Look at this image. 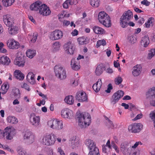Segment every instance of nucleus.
<instances>
[{
  "label": "nucleus",
  "instance_id": "nucleus-30",
  "mask_svg": "<svg viewBox=\"0 0 155 155\" xmlns=\"http://www.w3.org/2000/svg\"><path fill=\"white\" fill-rule=\"evenodd\" d=\"M78 41L79 44L81 45L86 44L88 43V38L85 36L79 38L78 39Z\"/></svg>",
  "mask_w": 155,
  "mask_h": 155
},
{
  "label": "nucleus",
  "instance_id": "nucleus-5",
  "mask_svg": "<svg viewBox=\"0 0 155 155\" xmlns=\"http://www.w3.org/2000/svg\"><path fill=\"white\" fill-rule=\"evenodd\" d=\"M85 144L90 150L88 155H100L99 149L96 146L94 141L87 139L85 141Z\"/></svg>",
  "mask_w": 155,
  "mask_h": 155
},
{
  "label": "nucleus",
  "instance_id": "nucleus-46",
  "mask_svg": "<svg viewBox=\"0 0 155 155\" xmlns=\"http://www.w3.org/2000/svg\"><path fill=\"white\" fill-rule=\"evenodd\" d=\"M12 92L14 94V95L15 96L18 97L20 95V91L19 90L18 88H15L12 90Z\"/></svg>",
  "mask_w": 155,
  "mask_h": 155
},
{
  "label": "nucleus",
  "instance_id": "nucleus-29",
  "mask_svg": "<svg viewBox=\"0 0 155 155\" xmlns=\"http://www.w3.org/2000/svg\"><path fill=\"white\" fill-rule=\"evenodd\" d=\"M104 68V67L102 64H100L98 65L95 71L96 74L98 76L100 75L102 73L103 69Z\"/></svg>",
  "mask_w": 155,
  "mask_h": 155
},
{
  "label": "nucleus",
  "instance_id": "nucleus-10",
  "mask_svg": "<svg viewBox=\"0 0 155 155\" xmlns=\"http://www.w3.org/2000/svg\"><path fill=\"white\" fill-rule=\"evenodd\" d=\"M143 127V125L140 123H135L129 125L128 129L131 132L136 133L139 132L142 129Z\"/></svg>",
  "mask_w": 155,
  "mask_h": 155
},
{
  "label": "nucleus",
  "instance_id": "nucleus-53",
  "mask_svg": "<svg viewBox=\"0 0 155 155\" xmlns=\"http://www.w3.org/2000/svg\"><path fill=\"white\" fill-rule=\"evenodd\" d=\"M140 144L142 145V143H141V142L138 141V142H137L136 143H135V144L132 147H131V148L132 149H134L136 148L138 146V145Z\"/></svg>",
  "mask_w": 155,
  "mask_h": 155
},
{
  "label": "nucleus",
  "instance_id": "nucleus-47",
  "mask_svg": "<svg viewBox=\"0 0 155 155\" xmlns=\"http://www.w3.org/2000/svg\"><path fill=\"white\" fill-rule=\"evenodd\" d=\"M38 36V34L37 33H34L32 39L31 40V41L33 43H35L36 41Z\"/></svg>",
  "mask_w": 155,
  "mask_h": 155
},
{
  "label": "nucleus",
  "instance_id": "nucleus-41",
  "mask_svg": "<svg viewBox=\"0 0 155 155\" xmlns=\"http://www.w3.org/2000/svg\"><path fill=\"white\" fill-rule=\"evenodd\" d=\"M132 149L131 148H127V147L122 151L123 154L125 155H129L131 152Z\"/></svg>",
  "mask_w": 155,
  "mask_h": 155
},
{
  "label": "nucleus",
  "instance_id": "nucleus-32",
  "mask_svg": "<svg viewBox=\"0 0 155 155\" xmlns=\"http://www.w3.org/2000/svg\"><path fill=\"white\" fill-rule=\"evenodd\" d=\"M94 32L97 34H102L105 32L104 29L98 26H95L93 28Z\"/></svg>",
  "mask_w": 155,
  "mask_h": 155
},
{
  "label": "nucleus",
  "instance_id": "nucleus-59",
  "mask_svg": "<svg viewBox=\"0 0 155 155\" xmlns=\"http://www.w3.org/2000/svg\"><path fill=\"white\" fill-rule=\"evenodd\" d=\"M70 22L69 21L67 20H64L63 21V25L65 26H68L70 24Z\"/></svg>",
  "mask_w": 155,
  "mask_h": 155
},
{
  "label": "nucleus",
  "instance_id": "nucleus-57",
  "mask_svg": "<svg viewBox=\"0 0 155 155\" xmlns=\"http://www.w3.org/2000/svg\"><path fill=\"white\" fill-rule=\"evenodd\" d=\"M58 152L60 153L61 155H65V153L61 147L58 148Z\"/></svg>",
  "mask_w": 155,
  "mask_h": 155
},
{
  "label": "nucleus",
  "instance_id": "nucleus-25",
  "mask_svg": "<svg viewBox=\"0 0 155 155\" xmlns=\"http://www.w3.org/2000/svg\"><path fill=\"white\" fill-rule=\"evenodd\" d=\"M146 95L148 98H155V87L149 89L146 92Z\"/></svg>",
  "mask_w": 155,
  "mask_h": 155
},
{
  "label": "nucleus",
  "instance_id": "nucleus-6",
  "mask_svg": "<svg viewBox=\"0 0 155 155\" xmlns=\"http://www.w3.org/2000/svg\"><path fill=\"white\" fill-rule=\"evenodd\" d=\"M56 76L60 80L65 79L67 77L65 68L62 66L57 65L54 67Z\"/></svg>",
  "mask_w": 155,
  "mask_h": 155
},
{
  "label": "nucleus",
  "instance_id": "nucleus-48",
  "mask_svg": "<svg viewBox=\"0 0 155 155\" xmlns=\"http://www.w3.org/2000/svg\"><path fill=\"white\" fill-rule=\"evenodd\" d=\"M128 39L129 40L130 42L133 44L135 43L136 41V38L134 35H132L129 37Z\"/></svg>",
  "mask_w": 155,
  "mask_h": 155
},
{
  "label": "nucleus",
  "instance_id": "nucleus-43",
  "mask_svg": "<svg viewBox=\"0 0 155 155\" xmlns=\"http://www.w3.org/2000/svg\"><path fill=\"white\" fill-rule=\"evenodd\" d=\"M155 55V49H152L149 52L148 54V58L149 59H151L152 57Z\"/></svg>",
  "mask_w": 155,
  "mask_h": 155
},
{
  "label": "nucleus",
  "instance_id": "nucleus-56",
  "mask_svg": "<svg viewBox=\"0 0 155 155\" xmlns=\"http://www.w3.org/2000/svg\"><path fill=\"white\" fill-rule=\"evenodd\" d=\"M129 155H139L138 153H137L136 150L134 149H132Z\"/></svg>",
  "mask_w": 155,
  "mask_h": 155
},
{
  "label": "nucleus",
  "instance_id": "nucleus-36",
  "mask_svg": "<svg viewBox=\"0 0 155 155\" xmlns=\"http://www.w3.org/2000/svg\"><path fill=\"white\" fill-rule=\"evenodd\" d=\"M14 1L15 0H2V2L4 6L7 7L11 5Z\"/></svg>",
  "mask_w": 155,
  "mask_h": 155
},
{
  "label": "nucleus",
  "instance_id": "nucleus-15",
  "mask_svg": "<svg viewBox=\"0 0 155 155\" xmlns=\"http://www.w3.org/2000/svg\"><path fill=\"white\" fill-rule=\"evenodd\" d=\"M64 50L67 54H73L74 47L71 41L67 42L64 45Z\"/></svg>",
  "mask_w": 155,
  "mask_h": 155
},
{
  "label": "nucleus",
  "instance_id": "nucleus-9",
  "mask_svg": "<svg viewBox=\"0 0 155 155\" xmlns=\"http://www.w3.org/2000/svg\"><path fill=\"white\" fill-rule=\"evenodd\" d=\"M124 95V91H118L114 93L110 99V103L114 105L119 100L120 98L122 97Z\"/></svg>",
  "mask_w": 155,
  "mask_h": 155
},
{
  "label": "nucleus",
  "instance_id": "nucleus-40",
  "mask_svg": "<svg viewBox=\"0 0 155 155\" xmlns=\"http://www.w3.org/2000/svg\"><path fill=\"white\" fill-rule=\"evenodd\" d=\"M100 2L99 0H91L90 3L93 7L97 8L99 5Z\"/></svg>",
  "mask_w": 155,
  "mask_h": 155
},
{
  "label": "nucleus",
  "instance_id": "nucleus-28",
  "mask_svg": "<svg viewBox=\"0 0 155 155\" xmlns=\"http://www.w3.org/2000/svg\"><path fill=\"white\" fill-rule=\"evenodd\" d=\"M74 98L72 95H68L65 97L64 99L65 102L68 104L71 105L74 102Z\"/></svg>",
  "mask_w": 155,
  "mask_h": 155
},
{
  "label": "nucleus",
  "instance_id": "nucleus-42",
  "mask_svg": "<svg viewBox=\"0 0 155 155\" xmlns=\"http://www.w3.org/2000/svg\"><path fill=\"white\" fill-rule=\"evenodd\" d=\"M106 44L105 41L104 39H103L102 40H98L97 42L96 45L98 48L101 45L104 46L106 45Z\"/></svg>",
  "mask_w": 155,
  "mask_h": 155
},
{
  "label": "nucleus",
  "instance_id": "nucleus-50",
  "mask_svg": "<svg viewBox=\"0 0 155 155\" xmlns=\"http://www.w3.org/2000/svg\"><path fill=\"white\" fill-rule=\"evenodd\" d=\"M2 147L4 149L7 150L12 153L14 152L13 150H12L7 145H2Z\"/></svg>",
  "mask_w": 155,
  "mask_h": 155
},
{
  "label": "nucleus",
  "instance_id": "nucleus-55",
  "mask_svg": "<svg viewBox=\"0 0 155 155\" xmlns=\"http://www.w3.org/2000/svg\"><path fill=\"white\" fill-rule=\"evenodd\" d=\"M139 20L138 21V23L140 25H141L143 24L144 21V20L143 18L140 17L139 18Z\"/></svg>",
  "mask_w": 155,
  "mask_h": 155
},
{
  "label": "nucleus",
  "instance_id": "nucleus-23",
  "mask_svg": "<svg viewBox=\"0 0 155 155\" xmlns=\"http://www.w3.org/2000/svg\"><path fill=\"white\" fill-rule=\"evenodd\" d=\"M102 85L101 80V79H99L97 81L96 83L94 84L92 87L95 92H97L100 91Z\"/></svg>",
  "mask_w": 155,
  "mask_h": 155
},
{
  "label": "nucleus",
  "instance_id": "nucleus-16",
  "mask_svg": "<svg viewBox=\"0 0 155 155\" xmlns=\"http://www.w3.org/2000/svg\"><path fill=\"white\" fill-rule=\"evenodd\" d=\"M15 129L13 128L6 127L4 131L0 130V136H10L14 135Z\"/></svg>",
  "mask_w": 155,
  "mask_h": 155
},
{
  "label": "nucleus",
  "instance_id": "nucleus-60",
  "mask_svg": "<svg viewBox=\"0 0 155 155\" xmlns=\"http://www.w3.org/2000/svg\"><path fill=\"white\" fill-rule=\"evenodd\" d=\"M127 147V146L125 145L124 144H122L120 147V150L122 152Z\"/></svg>",
  "mask_w": 155,
  "mask_h": 155
},
{
  "label": "nucleus",
  "instance_id": "nucleus-52",
  "mask_svg": "<svg viewBox=\"0 0 155 155\" xmlns=\"http://www.w3.org/2000/svg\"><path fill=\"white\" fill-rule=\"evenodd\" d=\"M21 87L25 88L28 91H30L31 90L29 86L26 83H24L23 84L21 85Z\"/></svg>",
  "mask_w": 155,
  "mask_h": 155
},
{
  "label": "nucleus",
  "instance_id": "nucleus-31",
  "mask_svg": "<svg viewBox=\"0 0 155 155\" xmlns=\"http://www.w3.org/2000/svg\"><path fill=\"white\" fill-rule=\"evenodd\" d=\"M149 42V38L148 36H145L142 38L141 41V45H143L144 47H146L147 46Z\"/></svg>",
  "mask_w": 155,
  "mask_h": 155
},
{
  "label": "nucleus",
  "instance_id": "nucleus-26",
  "mask_svg": "<svg viewBox=\"0 0 155 155\" xmlns=\"http://www.w3.org/2000/svg\"><path fill=\"white\" fill-rule=\"evenodd\" d=\"M35 75L32 72H29L27 76V81H29L31 84H33L35 83L34 78Z\"/></svg>",
  "mask_w": 155,
  "mask_h": 155
},
{
  "label": "nucleus",
  "instance_id": "nucleus-37",
  "mask_svg": "<svg viewBox=\"0 0 155 155\" xmlns=\"http://www.w3.org/2000/svg\"><path fill=\"white\" fill-rule=\"evenodd\" d=\"M74 4V2L72 0H66L63 4V7L66 9L68 8L69 5H72Z\"/></svg>",
  "mask_w": 155,
  "mask_h": 155
},
{
  "label": "nucleus",
  "instance_id": "nucleus-44",
  "mask_svg": "<svg viewBox=\"0 0 155 155\" xmlns=\"http://www.w3.org/2000/svg\"><path fill=\"white\" fill-rule=\"evenodd\" d=\"M123 79L120 76H118L115 79V83L117 85H119L121 83Z\"/></svg>",
  "mask_w": 155,
  "mask_h": 155
},
{
  "label": "nucleus",
  "instance_id": "nucleus-27",
  "mask_svg": "<svg viewBox=\"0 0 155 155\" xmlns=\"http://www.w3.org/2000/svg\"><path fill=\"white\" fill-rule=\"evenodd\" d=\"M14 76L17 79L22 80L24 78V75L19 70H16L14 73Z\"/></svg>",
  "mask_w": 155,
  "mask_h": 155
},
{
  "label": "nucleus",
  "instance_id": "nucleus-54",
  "mask_svg": "<svg viewBox=\"0 0 155 155\" xmlns=\"http://www.w3.org/2000/svg\"><path fill=\"white\" fill-rule=\"evenodd\" d=\"M142 114H139L137 115L136 117L134 119L132 120H133L135 121L139 119L142 118Z\"/></svg>",
  "mask_w": 155,
  "mask_h": 155
},
{
  "label": "nucleus",
  "instance_id": "nucleus-3",
  "mask_svg": "<svg viewBox=\"0 0 155 155\" xmlns=\"http://www.w3.org/2000/svg\"><path fill=\"white\" fill-rule=\"evenodd\" d=\"M98 19L99 22L106 27H109L111 25L109 16L104 12L99 13Z\"/></svg>",
  "mask_w": 155,
  "mask_h": 155
},
{
  "label": "nucleus",
  "instance_id": "nucleus-17",
  "mask_svg": "<svg viewBox=\"0 0 155 155\" xmlns=\"http://www.w3.org/2000/svg\"><path fill=\"white\" fill-rule=\"evenodd\" d=\"M30 120L32 125L37 127L39 125L40 118L39 116H36L34 113H32L30 115Z\"/></svg>",
  "mask_w": 155,
  "mask_h": 155
},
{
  "label": "nucleus",
  "instance_id": "nucleus-21",
  "mask_svg": "<svg viewBox=\"0 0 155 155\" xmlns=\"http://www.w3.org/2000/svg\"><path fill=\"white\" fill-rule=\"evenodd\" d=\"M71 67L75 71H77L80 68V61L75 58H73L71 61Z\"/></svg>",
  "mask_w": 155,
  "mask_h": 155
},
{
  "label": "nucleus",
  "instance_id": "nucleus-1",
  "mask_svg": "<svg viewBox=\"0 0 155 155\" xmlns=\"http://www.w3.org/2000/svg\"><path fill=\"white\" fill-rule=\"evenodd\" d=\"M77 118L78 120V125L81 128H84L90 125L91 119L90 114L86 112H77Z\"/></svg>",
  "mask_w": 155,
  "mask_h": 155
},
{
  "label": "nucleus",
  "instance_id": "nucleus-18",
  "mask_svg": "<svg viewBox=\"0 0 155 155\" xmlns=\"http://www.w3.org/2000/svg\"><path fill=\"white\" fill-rule=\"evenodd\" d=\"M61 115L62 117L65 119H71L73 117V114L72 111L66 108L61 110Z\"/></svg>",
  "mask_w": 155,
  "mask_h": 155
},
{
  "label": "nucleus",
  "instance_id": "nucleus-8",
  "mask_svg": "<svg viewBox=\"0 0 155 155\" xmlns=\"http://www.w3.org/2000/svg\"><path fill=\"white\" fill-rule=\"evenodd\" d=\"M48 125L52 124L51 125V127L53 129L60 130L63 128V124L61 120H54L52 121H48Z\"/></svg>",
  "mask_w": 155,
  "mask_h": 155
},
{
  "label": "nucleus",
  "instance_id": "nucleus-2",
  "mask_svg": "<svg viewBox=\"0 0 155 155\" xmlns=\"http://www.w3.org/2000/svg\"><path fill=\"white\" fill-rule=\"evenodd\" d=\"M3 21L5 25L9 27L8 28V32L10 35H13L18 33L19 28L16 26L14 25V21L9 15H4Z\"/></svg>",
  "mask_w": 155,
  "mask_h": 155
},
{
  "label": "nucleus",
  "instance_id": "nucleus-24",
  "mask_svg": "<svg viewBox=\"0 0 155 155\" xmlns=\"http://www.w3.org/2000/svg\"><path fill=\"white\" fill-rule=\"evenodd\" d=\"M10 62V59L7 56H3L0 57V64L8 65Z\"/></svg>",
  "mask_w": 155,
  "mask_h": 155
},
{
  "label": "nucleus",
  "instance_id": "nucleus-49",
  "mask_svg": "<svg viewBox=\"0 0 155 155\" xmlns=\"http://www.w3.org/2000/svg\"><path fill=\"white\" fill-rule=\"evenodd\" d=\"M18 153L19 155H28L25 150L21 149L18 151Z\"/></svg>",
  "mask_w": 155,
  "mask_h": 155
},
{
  "label": "nucleus",
  "instance_id": "nucleus-64",
  "mask_svg": "<svg viewBox=\"0 0 155 155\" xmlns=\"http://www.w3.org/2000/svg\"><path fill=\"white\" fill-rule=\"evenodd\" d=\"M150 104L152 106L155 107V100H152L150 101Z\"/></svg>",
  "mask_w": 155,
  "mask_h": 155
},
{
  "label": "nucleus",
  "instance_id": "nucleus-33",
  "mask_svg": "<svg viewBox=\"0 0 155 155\" xmlns=\"http://www.w3.org/2000/svg\"><path fill=\"white\" fill-rule=\"evenodd\" d=\"M27 56L30 58H32L36 54V51L34 50L29 49L26 52Z\"/></svg>",
  "mask_w": 155,
  "mask_h": 155
},
{
  "label": "nucleus",
  "instance_id": "nucleus-20",
  "mask_svg": "<svg viewBox=\"0 0 155 155\" xmlns=\"http://www.w3.org/2000/svg\"><path fill=\"white\" fill-rule=\"evenodd\" d=\"M142 66L140 64H137L132 68V74L134 77L139 76L142 71Z\"/></svg>",
  "mask_w": 155,
  "mask_h": 155
},
{
  "label": "nucleus",
  "instance_id": "nucleus-51",
  "mask_svg": "<svg viewBox=\"0 0 155 155\" xmlns=\"http://www.w3.org/2000/svg\"><path fill=\"white\" fill-rule=\"evenodd\" d=\"M141 3L146 6H148L150 4V2L147 0H143L141 2Z\"/></svg>",
  "mask_w": 155,
  "mask_h": 155
},
{
  "label": "nucleus",
  "instance_id": "nucleus-58",
  "mask_svg": "<svg viewBox=\"0 0 155 155\" xmlns=\"http://www.w3.org/2000/svg\"><path fill=\"white\" fill-rule=\"evenodd\" d=\"M38 94L39 96H41L42 97V98H43L44 99H48V98L46 97V95H45L44 94H43L40 92H39L38 93Z\"/></svg>",
  "mask_w": 155,
  "mask_h": 155
},
{
  "label": "nucleus",
  "instance_id": "nucleus-62",
  "mask_svg": "<svg viewBox=\"0 0 155 155\" xmlns=\"http://www.w3.org/2000/svg\"><path fill=\"white\" fill-rule=\"evenodd\" d=\"M72 35L73 36L77 35L78 34V31L76 29H74L71 33Z\"/></svg>",
  "mask_w": 155,
  "mask_h": 155
},
{
  "label": "nucleus",
  "instance_id": "nucleus-61",
  "mask_svg": "<svg viewBox=\"0 0 155 155\" xmlns=\"http://www.w3.org/2000/svg\"><path fill=\"white\" fill-rule=\"evenodd\" d=\"M134 11L137 13H140L143 12L139 8L136 7L134 8Z\"/></svg>",
  "mask_w": 155,
  "mask_h": 155
},
{
  "label": "nucleus",
  "instance_id": "nucleus-11",
  "mask_svg": "<svg viewBox=\"0 0 155 155\" xmlns=\"http://www.w3.org/2000/svg\"><path fill=\"white\" fill-rule=\"evenodd\" d=\"M76 100L79 102H87V96L86 94L83 91H79L77 93L75 96Z\"/></svg>",
  "mask_w": 155,
  "mask_h": 155
},
{
  "label": "nucleus",
  "instance_id": "nucleus-35",
  "mask_svg": "<svg viewBox=\"0 0 155 155\" xmlns=\"http://www.w3.org/2000/svg\"><path fill=\"white\" fill-rule=\"evenodd\" d=\"M23 139L25 142L29 144L32 143L34 140V136H24Z\"/></svg>",
  "mask_w": 155,
  "mask_h": 155
},
{
  "label": "nucleus",
  "instance_id": "nucleus-7",
  "mask_svg": "<svg viewBox=\"0 0 155 155\" xmlns=\"http://www.w3.org/2000/svg\"><path fill=\"white\" fill-rule=\"evenodd\" d=\"M56 138V136H43L41 142L44 145H50L55 143Z\"/></svg>",
  "mask_w": 155,
  "mask_h": 155
},
{
  "label": "nucleus",
  "instance_id": "nucleus-4",
  "mask_svg": "<svg viewBox=\"0 0 155 155\" xmlns=\"http://www.w3.org/2000/svg\"><path fill=\"white\" fill-rule=\"evenodd\" d=\"M133 17V14L130 10L125 12L121 17L120 24L121 27L124 28H126L128 25V22Z\"/></svg>",
  "mask_w": 155,
  "mask_h": 155
},
{
  "label": "nucleus",
  "instance_id": "nucleus-45",
  "mask_svg": "<svg viewBox=\"0 0 155 155\" xmlns=\"http://www.w3.org/2000/svg\"><path fill=\"white\" fill-rule=\"evenodd\" d=\"M106 126L109 128H111L113 129L115 128V126L111 121H109V122L106 123Z\"/></svg>",
  "mask_w": 155,
  "mask_h": 155
},
{
  "label": "nucleus",
  "instance_id": "nucleus-13",
  "mask_svg": "<svg viewBox=\"0 0 155 155\" xmlns=\"http://www.w3.org/2000/svg\"><path fill=\"white\" fill-rule=\"evenodd\" d=\"M63 34L62 31L59 30H56L51 34L50 39L53 40H59L62 38Z\"/></svg>",
  "mask_w": 155,
  "mask_h": 155
},
{
  "label": "nucleus",
  "instance_id": "nucleus-12",
  "mask_svg": "<svg viewBox=\"0 0 155 155\" xmlns=\"http://www.w3.org/2000/svg\"><path fill=\"white\" fill-rule=\"evenodd\" d=\"M7 46L10 49H18L20 46L19 42L13 39H10L7 41Z\"/></svg>",
  "mask_w": 155,
  "mask_h": 155
},
{
  "label": "nucleus",
  "instance_id": "nucleus-34",
  "mask_svg": "<svg viewBox=\"0 0 155 155\" xmlns=\"http://www.w3.org/2000/svg\"><path fill=\"white\" fill-rule=\"evenodd\" d=\"M7 120L8 123L14 124H17L18 122L17 119L13 116H8L7 118Z\"/></svg>",
  "mask_w": 155,
  "mask_h": 155
},
{
  "label": "nucleus",
  "instance_id": "nucleus-22",
  "mask_svg": "<svg viewBox=\"0 0 155 155\" xmlns=\"http://www.w3.org/2000/svg\"><path fill=\"white\" fill-rule=\"evenodd\" d=\"M42 4L40 1H38L31 5L30 9L31 10L35 11L39 10V12Z\"/></svg>",
  "mask_w": 155,
  "mask_h": 155
},
{
  "label": "nucleus",
  "instance_id": "nucleus-14",
  "mask_svg": "<svg viewBox=\"0 0 155 155\" xmlns=\"http://www.w3.org/2000/svg\"><path fill=\"white\" fill-rule=\"evenodd\" d=\"M14 64L18 67H23L25 65V57L24 55L21 54V55H18L16 58L15 59Z\"/></svg>",
  "mask_w": 155,
  "mask_h": 155
},
{
  "label": "nucleus",
  "instance_id": "nucleus-19",
  "mask_svg": "<svg viewBox=\"0 0 155 155\" xmlns=\"http://www.w3.org/2000/svg\"><path fill=\"white\" fill-rule=\"evenodd\" d=\"M39 13L44 16L49 15L51 12L48 7L45 4H42L39 9Z\"/></svg>",
  "mask_w": 155,
  "mask_h": 155
},
{
  "label": "nucleus",
  "instance_id": "nucleus-38",
  "mask_svg": "<svg viewBox=\"0 0 155 155\" xmlns=\"http://www.w3.org/2000/svg\"><path fill=\"white\" fill-rule=\"evenodd\" d=\"M154 21V19L153 18H150L147 22H146L144 24L146 27L149 28L150 25H153Z\"/></svg>",
  "mask_w": 155,
  "mask_h": 155
},
{
  "label": "nucleus",
  "instance_id": "nucleus-39",
  "mask_svg": "<svg viewBox=\"0 0 155 155\" xmlns=\"http://www.w3.org/2000/svg\"><path fill=\"white\" fill-rule=\"evenodd\" d=\"M60 44L57 41L54 43L52 45L53 51L56 52L58 51L60 48Z\"/></svg>",
  "mask_w": 155,
  "mask_h": 155
},
{
  "label": "nucleus",
  "instance_id": "nucleus-63",
  "mask_svg": "<svg viewBox=\"0 0 155 155\" xmlns=\"http://www.w3.org/2000/svg\"><path fill=\"white\" fill-rule=\"evenodd\" d=\"M114 67L115 68H118V67L120 66V64L119 63L116 62V61H114Z\"/></svg>",
  "mask_w": 155,
  "mask_h": 155
}]
</instances>
